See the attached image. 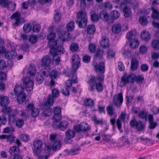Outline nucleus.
I'll return each mask as SVG.
<instances>
[{
    "label": "nucleus",
    "instance_id": "obj_2",
    "mask_svg": "<svg viewBox=\"0 0 159 159\" xmlns=\"http://www.w3.org/2000/svg\"><path fill=\"white\" fill-rule=\"evenodd\" d=\"M77 20L76 22L80 28H84L87 25V16L86 12L83 11H79L77 15Z\"/></svg>",
    "mask_w": 159,
    "mask_h": 159
},
{
    "label": "nucleus",
    "instance_id": "obj_15",
    "mask_svg": "<svg viewBox=\"0 0 159 159\" xmlns=\"http://www.w3.org/2000/svg\"><path fill=\"white\" fill-rule=\"evenodd\" d=\"M54 116L53 119L56 122H59L61 119V109L60 107H55L53 108Z\"/></svg>",
    "mask_w": 159,
    "mask_h": 159
},
{
    "label": "nucleus",
    "instance_id": "obj_37",
    "mask_svg": "<svg viewBox=\"0 0 159 159\" xmlns=\"http://www.w3.org/2000/svg\"><path fill=\"white\" fill-rule=\"evenodd\" d=\"M14 90L15 94L17 96L18 93L23 92L24 89L22 86L16 85Z\"/></svg>",
    "mask_w": 159,
    "mask_h": 159
},
{
    "label": "nucleus",
    "instance_id": "obj_34",
    "mask_svg": "<svg viewBox=\"0 0 159 159\" xmlns=\"http://www.w3.org/2000/svg\"><path fill=\"white\" fill-rule=\"evenodd\" d=\"M55 13L54 15V19L56 22H59L60 21L61 14L59 11L57 10H55Z\"/></svg>",
    "mask_w": 159,
    "mask_h": 159
},
{
    "label": "nucleus",
    "instance_id": "obj_46",
    "mask_svg": "<svg viewBox=\"0 0 159 159\" xmlns=\"http://www.w3.org/2000/svg\"><path fill=\"white\" fill-rule=\"evenodd\" d=\"M99 18V15H98L95 12H93L91 15V20L93 22H96L98 20Z\"/></svg>",
    "mask_w": 159,
    "mask_h": 159
},
{
    "label": "nucleus",
    "instance_id": "obj_14",
    "mask_svg": "<svg viewBox=\"0 0 159 159\" xmlns=\"http://www.w3.org/2000/svg\"><path fill=\"white\" fill-rule=\"evenodd\" d=\"M52 95H48L47 101L53 103L54 98H57L59 96V90L56 88H54L52 90Z\"/></svg>",
    "mask_w": 159,
    "mask_h": 159
},
{
    "label": "nucleus",
    "instance_id": "obj_44",
    "mask_svg": "<svg viewBox=\"0 0 159 159\" xmlns=\"http://www.w3.org/2000/svg\"><path fill=\"white\" fill-rule=\"evenodd\" d=\"M29 41L32 44H34L37 43L38 41V37L34 35H30L29 37Z\"/></svg>",
    "mask_w": 159,
    "mask_h": 159
},
{
    "label": "nucleus",
    "instance_id": "obj_21",
    "mask_svg": "<svg viewBox=\"0 0 159 159\" xmlns=\"http://www.w3.org/2000/svg\"><path fill=\"white\" fill-rule=\"evenodd\" d=\"M100 43L102 48H106L109 46L110 42L106 36H104L102 37Z\"/></svg>",
    "mask_w": 159,
    "mask_h": 159
},
{
    "label": "nucleus",
    "instance_id": "obj_38",
    "mask_svg": "<svg viewBox=\"0 0 159 159\" xmlns=\"http://www.w3.org/2000/svg\"><path fill=\"white\" fill-rule=\"evenodd\" d=\"M120 15L119 12L116 10H114L111 13V19L113 20L118 19Z\"/></svg>",
    "mask_w": 159,
    "mask_h": 159
},
{
    "label": "nucleus",
    "instance_id": "obj_57",
    "mask_svg": "<svg viewBox=\"0 0 159 159\" xmlns=\"http://www.w3.org/2000/svg\"><path fill=\"white\" fill-rule=\"evenodd\" d=\"M24 121L21 119H18L16 121V126L18 128H21L24 125Z\"/></svg>",
    "mask_w": 159,
    "mask_h": 159
},
{
    "label": "nucleus",
    "instance_id": "obj_40",
    "mask_svg": "<svg viewBox=\"0 0 159 159\" xmlns=\"http://www.w3.org/2000/svg\"><path fill=\"white\" fill-rule=\"evenodd\" d=\"M95 28L93 25H88L87 27V31L88 34H92L95 31Z\"/></svg>",
    "mask_w": 159,
    "mask_h": 159
},
{
    "label": "nucleus",
    "instance_id": "obj_59",
    "mask_svg": "<svg viewBox=\"0 0 159 159\" xmlns=\"http://www.w3.org/2000/svg\"><path fill=\"white\" fill-rule=\"evenodd\" d=\"M8 0H0V5L3 7H7L9 6Z\"/></svg>",
    "mask_w": 159,
    "mask_h": 159
},
{
    "label": "nucleus",
    "instance_id": "obj_45",
    "mask_svg": "<svg viewBox=\"0 0 159 159\" xmlns=\"http://www.w3.org/2000/svg\"><path fill=\"white\" fill-rule=\"evenodd\" d=\"M152 46L155 50L159 49V40H153L152 43Z\"/></svg>",
    "mask_w": 159,
    "mask_h": 159
},
{
    "label": "nucleus",
    "instance_id": "obj_8",
    "mask_svg": "<svg viewBox=\"0 0 159 159\" xmlns=\"http://www.w3.org/2000/svg\"><path fill=\"white\" fill-rule=\"evenodd\" d=\"M130 126L135 127L138 131H141L145 128L144 123L141 121H137L136 119H133L129 122Z\"/></svg>",
    "mask_w": 159,
    "mask_h": 159
},
{
    "label": "nucleus",
    "instance_id": "obj_58",
    "mask_svg": "<svg viewBox=\"0 0 159 159\" xmlns=\"http://www.w3.org/2000/svg\"><path fill=\"white\" fill-rule=\"evenodd\" d=\"M30 47L28 43H24L20 45V48L23 51H26L28 50Z\"/></svg>",
    "mask_w": 159,
    "mask_h": 159
},
{
    "label": "nucleus",
    "instance_id": "obj_7",
    "mask_svg": "<svg viewBox=\"0 0 159 159\" xmlns=\"http://www.w3.org/2000/svg\"><path fill=\"white\" fill-rule=\"evenodd\" d=\"M74 129L76 132H80L81 131L85 132L89 131L90 129V127L87 123L83 122L80 123L79 125H75Z\"/></svg>",
    "mask_w": 159,
    "mask_h": 159
},
{
    "label": "nucleus",
    "instance_id": "obj_25",
    "mask_svg": "<svg viewBox=\"0 0 159 159\" xmlns=\"http://www.w3.org/2000/svg\"><path fill=\"white\" fill-rule=\"evenodd\" d=\"M121 28L122 27L120 24H114L112 26V31L115 34H118L121 31Z\"/></svg>",
    "mask_w": 159,
    "mask_h": 159
},
{
    "label": "nucleus",
    "instance_id": "obj_26",
    "mask_svg": "<svg viewBox=\"0 0 159 159\" xmlns=\"http://www.w3.org/2000/svg\"><path fill=\"white\" fill-rule=\"evenodd\" d=\"M138 62L135 58H133L131 61L130 69L131 70L134 71L137 69Z\"/></svg>",
    "mask_w": 159,
    "mask_h": 159
},
{
    "label": "nucleus",
    "instance_id": "obj_11",
    "mask_svg": "<svg viewBox=\"0 0 159 159\" xmlns=\"http://www.w3.org/2000/svg\"><path fill=\"white\" fill-rule=\"evenodd\" d=\"M72 68L78 69L80 65V59L77 54L73 55L71 57Z\"/></svg>",
    "mask_w": 159,
    "mask_h": 159
},
{
    "label": "nucleus",
    "instance_id": "obj_17",
    "mask_svg": "<svg viewBox=\"0 0 159 159\" xmlns=\"http://www.w3.org/2000/svg\"><path fill=\"white\" fill-rule=\"evenodd\" d=\"M64 51V49L62 46H58L55 48L50 49V52L53 55V57L60 54L63 53Z\"/></svg>",
    "mask_w": 159,
    "mask_h": 159
},
{
    "label": "nucleus",
    "instance_id": "obj_56",
    "mask_svg": "<svg viewBox=\"0 0 159 159\" xmlns=\"http://www.w3.org/2000/svg\"><path fill=\"white\" fill-rule=\"evenodd\" d=\"M4 43L3 40L0 39V53H3L6 51V49L4 46Z\"/></svg>",
    "mask_w": 159,
    "mask_h": 159
},
{
    "label": "nucleus",
    "instance_id": "obj_42",
    "mask_svg": "<svg viewBox=\"0 0 159 159\" xmlns=\"http://www.w3.org/2000/svg\"><path fill=\"white\" fill-rule=\"evenodd\" d=\"M57 40H49L48 42V46L50 48V49H54L55 46L57 45Z\"/></svg>",
    "mask_w": 159,
    "mask_h": 159
},
{
    "label": "nucleus",
    "instance_id": "obj_23",
    "mask_svg": "<svg viewBox=\"0 0 159 159\" xmlns=\"http://www.w3.org/2000/svg\"><path fill=\"white\" fill-rule=\"evenodd\" d=\"M16 96H17V100L19 103H23L25 100L26 95L24 92L19 93Z\"/></svg>",
    "mask_w": 159,
    "mask_h": 159
},
{
    "label": "nucleus",
    "instance_id": "obj_30",
    "mask_svg": "<svg viewBox=\"0 0 159 159\" xmlns=\"http://www.w3.org/2000/svg\"><path fill=\"white\" fill-rule=\"evenodd\" d=\"M84 104L86 107H91L94 106V101L90 98H86L84 100Z\"/></svg>",
    "mask_w": 159,
    "mask_h": 159
},
{
    "label": "nucleus",
    "instance_id": "obj_29",
    "mask_svg": "<svg viewBox=\"0 0 159 159\" xmlns=\"http://www.w3.org/2000/svg\"><path fill=\"white\" fill-rule=\"evenodd\" d=\"M61 146V144L60 141L56 140L54 143L52 148V150L56 151L59 150Z\"/></svg>",
    "mask_w": 159,
    "mask_h": 159
},
{
    "label": "nucleus",
    "instance_id": "obj_64",
    "mask_svg": "<svg viewBox=\"0 0 159 159\" xmlns=\"http://www.w3.org/2000/svg\"><path fill=\"white\" fill-rule=\"evenodd\" d=\"M115 53L111 49H109L107 52V57L110 59L111 58H113L115 56Z\"/></svg>",
    "mask_w": 159,
    "mask_h": 159
},
{
    "label": "nucleus",
    "instance_id": "obj_10",
    "mask_svg": "<svg viewBox=\"0 0 159 159\" xmlns=\"http://www.w3.org/2000/svg\"><path fill=\"white\" fill-rule=\"evenodd\" d=\"M77 69H72L70 71H65L64 74L66 76L69 77H71V80L73 83H76L78 82V80L77 77L76 71Z\"/></svg>",
    "mask_w": 159,
    "mask_h": 159
},
{
    "label": "nucleus",
    "instance_id": "obj_54",
    "mask_svg": "<svg viewBox=\"0 0 159 159\" xmlns=\"http://www.w3.org/2000/svg\"><path fill=\"white\" fill-rule=\"evenodd\" d=\"M128 83H133L135 80L136 75L134 74H132L129 75H127Z\"/></svg>",
    "mask_w": 159,
    "mask_h": 159
},
{
    "label": "nucleus",
    "instance_id": "obj_60",
    "mask_svg": "<svg viewBox=\"0 0 159 159\" xmlns=\"http://www.w3.org/2000/svg\"><path fill=\"white\" fill-rule=\"evenodd\" d=\"M121 143L124 146L129 145V144L128 139L126 137L123 136L120 138Z\"/></svg>",
    "mask_w": 159,
    "mask_h": 159
},
{
    "label": "nucleus",
    "instance_id": "obj_50",
    "mask_svg": "<svg viewBox=\"0 0 159 159\" xmlns=\"http://www.w3.org/2000/svg\"><path fill=\"white\" fill-rule=\"evenodd\" d=\"M95 87L96 90L98 92H101L103 90V85L102 83L100 82H97L96 84Z\"/></svg>",
    "mask_w": 159,
    "mask_h": 159
},
{
    "label": "nucleus",
    "instance_id": "obj_31",
    "mask_svg": "<svg viewBox=\"0 0 159 159\" xmlns=\"http://www.w3.org/2000/svg\"><path fill=\"white\" fill-rule=\"evenodd\" d=\"M123 13L125 16L127 18L130 17L132 15V12L130 8L126 6L124 8Z\"/></svg>",
    "mask_w": 159,
    "mask_h": 159
},
{
    "label": "nucleus",
    "instance_id": "obj_55",
    "mask_svg": "<svg viewBox=\"0 0 159 159\" xmlns=\"http://www.w3.org/2000/svg\"><path fill=\"white\" fill-rule=\"evenodd\" d=\"M144 80V77L143 75H138L136 76L135 81L138 83L141 84Z\"/></svg>",
    "mask_w": 159,
    "mask_h": 159
},
{
    "label": "nucleus",
    "instance_id": "obj_6",
    "mask_svg": "<svg viewBox=\"0 0 159 159\" xmlns=\"http://www.w3.org/2000/svg\"><path fill=\"white\" fill-rule=\"evenodd\" d=\"M23 86L28 92H31L33 90L34 85V82L31 79L28 77L23 78Z\"/></svg>",
    "mask_w": 159,
    "mask_h": 159
},
{
    "label": "nucleus",
    "instance_id": "obj_63",
    "mask_svg": "<svg viewBox=\"0 0 159 159\" xmlns=\"http://www.w3.org/2000/svg\"><path fill=\"white\" fill-rule=\"evenodd\" d=\"M20 13L18 11H16L15 13H13L11 16V19H15L16 20V19H18L19 18L21 17Z\"/></svg>",
    "mask_w": 159,
    "mask_h": 159
},
{
    "label": "nucleus",
    "instance_id": "obj_1",
    "mask_svg": "<svg viewBox=\"0 0 159 159\" xmlns=\"http://www.w3.org/2000/svg\"><path fill=\"white\" fill-rule=\"evenodd\" d=\"M0 104L3 107L2 110V112L5 115L8 116V122H10V107H7L10 102L9 98L7 96L2 95L0 96Z\"/></svg>",
    "mask_w": 159,
    "mask_h": 159
},
{
    "label": "nucleus",
    "instance_id": "obj_12",
    "mask_svg": "<svg viewBox=\"0 0 159 159\" xmlns=\"http://www.w3.org/2000/svg\"><path fill=\"white\" fill-rule=\"evenodd\" d=\"M51 59L50 57L48 55L43 57L41 60V65L45 69L47 68L48 70L50 69V65L51 63Z\"/></svg>",
    "mask_w": 159,
    "mask_h": 159
},
{
    "label": "nucleus",
    "instance_id": "obj_43",
    "mask_svg": "<svg viewBox=\"0 0 159 159\" xmlns=\"http://www.w3.org/2000/svg\"><path fill=\"white\" fill-rule=\"evenodd\" d=\"M32 28V25L30 24H25L23 26V30L25 33H29L31 30Z\"/></svg>",
    "mask_w": 159,
    "mask_h": 159
},
{
    "label": "nucleus",
    "instance_id": "obj_5",
    "mask_svg": "<svg viewBox=\"0 0 159 159\" xmlns=\"http://www.w3.org/2000/svg\"><path fill=\"white\" fill-rule=\"evenodd\" d=\"M43 145V142L40 140H35L33 142V152L34 156H38L41 153Z\"/></svg>",
    "mask_w": 159,
    "mask_h": 159
},
{
    "label": "nucleus",
    "instance_id": "obj_20",
    "mask_svg": "<svg viewBox=\"0 0 159 159\" xmlns=\"http://www.w3.org/2000/svg\"><path fill=\"white\" fill-rule=\"evenodd\" d=\"M126 116V114L123 112H121L119 116L120 119H117L116 121V125L118 129L120 131V133L123 132V131L121 130V125L120 120L123 121H124L125 119Z\"/></svg>",
    "mask_w": 159,
    "mask_h": 159
},
{
    "label": "nucleus",
    "instance_id": "obj_13",
    "mask_svg": "<svg viewBox=\"0 0 159 159\" xmlns=\"http://www.w3.org/2000/svg\"><path fill=\"white\" fill-rule=\"evenodd\" d=\"M93 66L96 72H99L100 74H104L105 72V65L104 63L101 61L98 63L94 64Z\"/></svg>",
    "mask_w": 159,
    "mask_h": 159
},
{
    "label": "nucleus",
    "instance_id": "obj_35",
    "mask_svg": "<svg viewBox=\"0 0 159 159\" xmlns=\"http://www.w3.org/2000/svg\"><path fill=\"white\" fill-rule=\"evenodd\" d=\"M147 116V112L145 110L140 111L138 113V116L141 119H146Z\"/></svg>",
    "mask_w": 159,
    "mask_h": 159
},
{
    "label": "nucleus",
    "instance_id": "obj_49",
    "mask_svg": "<svg viewBox=\"0 0 159 159\" xmlns=\"http://www.w3.org/2000/svg\"><path fill=\"white\" fill-rule=\"evenodd\" d=\"M39 110L38 108H34L31 111V115L33 117L36 118L39 116Z\"/></svg>",
    "mask_w": 159,
    "mask_h": 159
},
{
    "label": "nucleus",
    "instance_id": "obj_16",
    "mask_svg": "<svg viewBox=\"0 0 159 159\" xmlns=\"http://www.w3.org/2000/svg\"><path fill=\"white\" fill-rule=\"evenodd\" d=\"M16 144L17 145V146H14L11 148V151L12 153H13L14 155L20 154V151L19 147L21 145V143L18 139L16 140Z\"/></svg>",
    "mask_w": 159,
    "mask_h": 159
},
{
    "label": "nucleus",
    "instance_id": "obj_27",
    "mask_svg": "<svg viewBox=\"0 0 159 159\" xmlns=\"http://www.w3.org/2000/svg\"><path fill=\"white\" fill-rule=\"evenodd\" d=\"M141 38L145 41H147L150 39V35L148 31H143L141 34Z\"/></svg>",
    "mask_w": 159,
    "mask_h": 159
},
{
    "label": "nucleus",
    "instance_id": "obj_48",
    "mask_svg": "<svg viewBox=\"0 0 159 159\" xmlns=\"http://www.w3.org/2000/svg\"><path fill=\"white\" fill-rule=\"evenodd\" d=\"M103 53V50H101L100 48L98 49L94 55L95 57L96 58H102Z\"/></svg>",
    "mask_w": 159,
    "mask_h": 159
},
{
    "label": "nucleus",
    "instance_id": "obj_4",
    "mask_svg": "<svg viewBox=\"0 0 159 159\" xmlns=\"http://www.w3.org/2000/svg\"><path fill=\"white\" fill-rule=\"evenodd\" d=\"M53 103L46 101L41 106V108L43 110V115L45 116H51L53 112V110L50 107L53 105Z\"/></svg>",
    "mask_w": 159,
    "mask_h": 159
},
{
    "label": "nucleus",
    "instance_id": "obj_61",
    "mask_svg": "<svg viewBox=\"0 0 159 159\" xmlns=\"http://www.w3.org/2000/svg\"><path fill=\"white\" fill-rule=\"evenodd\" d=\"M107 111L108 114L110 116H111L113 114V108L112 106L109 105L107 107Z\"/></svg>",
    "mask_w": 159,
    "mask_h": 159
},
{
    "label": "nucleus",
    "instance_id": "obj_22",
    "mask_svg": "<svg viewBox=\"0 0 159 159\" xmlns=\"http://www.w3.org/2000/svg\"><path fill=\"white\" fill-rule=\"evenodd\" d=\"M99 19L104 20L106 22L110 23L109 17L108 13L105 11H101L99 14Z\"/></svg>",
    "mask_w": 159,
    "mask_h": 159
},
{
    "label": "nucleus",
    "instance_id": "obj_51",
    "mask_svg": "<svg viewBox=\"0 0 159 159\" xmlns=\"http://www.w3.org/2000/svg\"><path fill=\"white\" fill-rule=\"evenodd\" d=\"M139 21L143 25H146L148 24L147 19L144 16H141L139 19Z\"/></svg>",
    "mask_w": 159,
    "mask_h": 159
},
{
    "label": "nucleus",
    "instance_id": "obj_19",
    "mask_svg": "<svg viewBox=\"0 0 159 159\" xmlns=\"http://www.w3.org/2000/svg\"><path fill=\"white\" fill-rule=\"evenodd\" d=\"M68 125V122L66 121H62L59 123L58 125H56L54 124L53 128L59 129L61 130L64 131Z\"/></svg>",
    "mask_w": 159,
    "mask_h": 159
},
{
    "label": "nucleus",
    "instance_id": "obj_41",
    "mask_svg": "<svg viewBox=\"0 0 159 159\" xmlns=\"http://www.w3.org/2000/svg\"><path fill=\"white\" fill-rule=\"evenodd\" d=\"M70 50L72 52L76 51L79 48V46L77 43H72L70 46Z\"/></svg>",
    "mask_w": 159,
    "mask_h": 159
},
{
    "label": "nucleus",
    "instance_id": "obj_18",
    "mask_svg": "<svg viewBox=\"0 0 159 159\" xmlns=\"http://www.w3.org/2000/svg\"><path fill=\"white\" fill-rule=\"evenodd\" d=\"M80 150L79 146L76 145L75 147L72 148L70 150L66 149L64 150L65 152H66V155L67 156H74L77 154L78 151Z\"/></svg>",
    "mask_w": 159,
    "mask_h": 159
},
{
    "label": "nucleus",
    "instance_id": "obj_28",
    "mask_svg": "<svg viewBox=\"0 0 159 159\" xmlns=\"http://www.w3.org/2000/svg\"><path fill=\"white\" fill-rule=\"evenodd\" d=\"M66 135L67 140H70L75 137V132L74 130L69 129L66 132Z\"/></svg>",
    "mask_w": 159,
    "mask_h": 159
},
{
    "label": "nucleus",
    "instance_id": "obj_9",
    "mask_svg": "<svg viewBox=\"0 0 159 159\" xmlns=\"http://www.w3.org/2000/svg\"><path fill=\"white\" fill-rule=\"evenodd\" d=\"M113 104L117 107H120L122 104L123 98L122 93H121L115 95L113 97Z\"/></svg>",
    "mask_w": 159,
    "mask_h": 159
},
{
    "label": "nucleus",
    "instance_id": "obj_36",
    "mask_svg": "<svg viewBox=\"0 0 159 159\" xmlns=\"http://www.w3.org/2000/svg\"><path fill=\"white\" fill-rule=\"evenodd\" d=\"M127 75H123L121 79L120 82L119 84L120 86L122 87L124 86L127 83H128Z\"/></svg>",
    "mask_w": 159,
    "mask_h": 159
},
{
    "label": "nucleus",
    "instance_id": "obj_62",
    "mask_svg": "<svg viewBox=\"0 0 159 159\" xmlns=\"http://www.w3.org/2000/svg\"><path fill=\"white\" fill-rule=\"evenodd\" d=\"M93 120L96 125H102L103 123V119L102 118L99 120L95 116L93 118Z\"/></svg>",
    "mask_w": 159,
    "mask_h": 159
},
{
    "label": "nucleus",
    "instance_id": "obj_33",
    "mask_svg": "<svg viewBox=\"0 0 159 159\" xmlns=\"http://www.w3.org/2000/svg\"><path fill=\"white\" fill-rule=\"evenodd\" d=\"M139 45V42L136 39H131L129 45L130 47L133 48H137Z\"/></svg>",
    "mask_w": 159,
    "mask_h": 159
},
{
    "label": "nucleus",
    "instance_id": "obj_53",
    "mask_svg": "<svg viewBox=\"0 0 159 159\" xmlns=\"http://www.w3.org/2000/svg\"><path fill=\"white\" fill-rule=\"evenodd\" d=\"M58 76L57 72L53 70L49 73V76L50 79H56Z\"/></svg>",
    "mask_w": 159,
    "mask_h": 159
},
{
    "label": "nucleus",
    "instance_id": "obj_47",
    "mask_svg": "<svg viewBox=\"0 0 159 159\" xmlns=\"http://www.w3.org/2000/svg\"><path fill=\"white\" fill-rule=\"evenodd\" d=\"M75 27L74 23L73 21H70L66 25V29L68 31H70L73 30Z\"/></svg>",
    "mask_w": 159,
    "mask_h": 159
},
{
    "label": "nucleus",
    "instance_id": "obj_3",
    "mask_svg": "<svg viewBox=\"0 0 159 159\" xmlns=\"http://www.w3.org/2000/svg\"><path fill=\"white\" fill-rule=\"evenodd\" d=\"M57 32L59 34V38L63 41H69L71 39L70 34L66 31H63V27L60 26L57 29Z\"/></svg>",
    "mask_w": 159,
    "mask_h": 159
},
{
    "label": "nucleus",
    "instance_id": "obj_32",
    "mask_svg": "<svg viewBox=\"0 0 159 159\" xmlns=\"http://www.w3.org/2000/svg\"><path fill=\"white\" fill-rule=\"evenodd\" d=\"M15 23L12 24V26L14 27L19 26L25 22V20L22 17H20L16 19Z\"/></svg>",
    "mask_w": 159,
    "mask_h": 159
},
{
    "label": "nucleus",
    "instance_id": "obj_52",
    "mask_svg": "<svg viewBox=\"0 0 159 159\" xmlns=\"http://www.w3.org/2000/svg\"><path fill=\"white\" fill-rule=\"evenodd\" d=\"M36 79L38 83L41 84L42 83L44 80V78L41 73H38L36 75Z\"/></svg>",
    "mask_w": 159,
    "mask_h": 159
},
{
    "label": "nucleus",
    "instance_id": "obj_24",
    "mask_svg": "<svg viewBox=\"0 0 159 159\" xmlns=\"http://www.w3.org/2000/svg\"><path fill=\"white\" fill-rule=\"evenodd\" d=\"M28 73L30 75H35L36 72L35 66L34 64H30L28 68Z\"/></svg>",
    "mask_w": 159,
    "mask_h": 159
},
{
    "label": "nucleus",
    "instance_id": "obj_39",
    "mask_svg": "<svg viewBox=\"0 0 159 159\" xmlns=\"http://www.w3.org/2000/svg\"><path fill=\"white\" fill-rule=\"evenodd\" d=\"M152 17L154 20H159V12L155 9H152Z\"/></svg>",
    "mask_w": 159,
    "mask_h": 159
}]
</instances>
